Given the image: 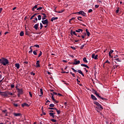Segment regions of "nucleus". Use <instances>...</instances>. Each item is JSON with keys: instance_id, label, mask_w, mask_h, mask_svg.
Returning <instances> with one entry per match:
<instances>
[{"instance_id": "43", "label": "nucleus", "mask_w": 124, "mask_h": 124, "mask_svg": "<svg viewBox=\"0 0 124 124\" xmlns=\"http://www.w3.org/2000/svg\"><path fill=\"white\" fill-rule=\"evenodd\" d=\"M70 48L71 49H73V50H76V47H75L74 46H71Z\"/></svg>"}, {"instance_id": "59", "label": "nucleus", "mask_w": 124, "mask_h": 124, "mask_svg": "<svg viewBox=\"0 0 124 124\" xmlns=\"http://www.w3.org/2000/svg\"><path fill=\"white\" fill-rule=\"evenodd\" d=\"M29 54H31L32 53V50H31L29 51Z\"/></svg>"}, {"instance_id": "60", "label": "nucleus", "mask_w": 124, "mask_h": 124, "mask_svg": "<svg viewBox=\"0 0 124 124\" xmlns=\"http://www.w3.org/2000/svg\"><path fill=\"white\" fill-rule=\"evenodd\" d=\"M86 64H81V66H84V67H85V66H86Z\"/></svg>"}, {"instance_id": "35", "label": "nucleus", "mask_w": 124, "mask_h": 124, "mask_svg": "<svg viewBox=\"0 0 124 124\" xmlns=\"http://www.w3.org/2000/svg\"><path fill=\"white\" fill-rule=\"evenodd\" d=\"M49 107H55V105L53 104H51L49 105Z\"/></svg>"}, {"instance_id": "47", "label": "nucleus", "mask_w": 124, "mask_h": 124, "mask_svg": "<svg viewBox=\"0 0 124 124\" xmlns=\"http://www.w3.org/2000/svg\"><path fill=\"white\" fill-rule=\"evenodd\" d=\"M82 35L84 36H86L87 35V33L86 32L82 33Z\"/></svg>"}, {"instance_id": "62", "label": "nucleus", "mask_w": 124, "mask_h": 124, "mask_svg": "<svg viewBox=\"0 0 124 124\" xmlns=\"http://www.w3.org/2000/svg\"><path fill=\"white\" fill-rule=\"evenodd\" d=\"M119 57V56L118 55H115L114 57V59H116V58H118Z\"/></svg>"}, {"instance_id": "27", "label": "nucleus", "mask_w": 124, "mask_h": 124, "mask_svg": "<svg viewBox=\"0 0 124 124\" xmlns=\"http://www.w3.org/2000/svg\"><path fill=\"white\" fill-rule=\"evenodd\" d=\"M20 36H24V31H21L19 34Z\"/></svg>"}, {"instance_id": "24", "label": "nucleus", "mask_w": 124, "mask_h": 124, "mask_svg": "<svg viewBox=\"0 0 124 124\" xmlns=\"http://www.w3.org/2000/svg\"><path fill=\"white\" fill-rule=\"evenodd\" d=\"M86 31L87 34V36H90V35H91V33L88 31V29H86Z\"/></svg>"}, {"instance_id": "22", "label": "nucleus", "mask_w": 124, "mask_h": 124, "mask_svg": "<svg viewBox=\"0 0 124 124\" xmlns=\"http://www.w3.org/2000/svg\"><path fill=\"white\" fill-rule=\"evenodd\" d=\"M58 17H52L51 18V22H53V21H55V20H58Z\"/></svg>"}, {"instance_id": "39", "label": "nucleus", "mask_w": 124, "mask_h": 124, "mask_svg": "<svg viewBox=\"0 0 124 124\" xmlns=\"http://www.w3.org/2000/svg\"><path fill=\"white\" fill-rule=\"evenodd\" d=\"M64 11V10H62V11H60L59 12H56L57 13H62Z\"/></svg>"}, {"instance_id": "48", "label": "nucleus", "mask_w": 124, "mask_h": 124, "mask_svg": "<svg viewBox=\"0 0 124 124\" xmlns=\"http://www.w3.org/2000/svg\"><path fill=\"white\" fill-rule=\"evenodd\" d=\"M49 110H55V108H48Z\"/></svg>"}, {"instance_id": "58", "label": "nucleus", "mask_w": 124, "mask_h": 124, "mask_svg": "<svg viewBox=\"0 0 124 124\" xmlns=\"http://www.w3.org/2000/svg\"><path fill=\"white\" fill-rule=\"evenodd\" d=\"M113 52H114V50H111L110 51V52H109V54H112V53H113Z\"/></svg>"}, {"instance_id": "21", "label": "nucleus", "mask_w": 124, "mask_h": 124, "mask_svg": "<svg viewBox=\"0 0 124 124\" xmlns=\"http://www.w3.org/2000/svg\"><path fill=\"white\" fill-rule=\"evenodd\" d=\"M15 66L16 67L17 69H19V68H20V64L19 63H16Z\"/></svg>"}, {"instance_id": "38", "label": "nucleus", "mask_w": 124, "mask_h": 124, "mask_svg": "<svg viewBox=\"0 0 124 124\" xmlns=\"http://www.w3.org/2000/svg\"><path fill=\"white\" fill-rule=\"evenodd\" d=\"M41 9H42V7H40L37 8V10H38V11H39V10H41Z\"/></svg>"}, {"instance_id": "37", "label": "nucleus", "mask_w": 124, "mask_h": 124, "mask_svg": "<svg viewBox=\"0 0 124 124\" xmlns=\"http://www.w3.org/2000/svg\"><path fill=\"white\" fill-rule=\"evenodd\" d=\"M84 47H85V45H82L80 47V50H82V49H83Z\"/></svg>"}, {"instance_id": "7", "label": "nucleus", "mask_w": 124, "mask_h": 124, "mask_svg": "<svg viewBox=\"0 0 124 124\" xmlns=\"http://www.w3.org/2000/svg\"><path fill=\"white\" fill-rule=\"evenodd\" d=\"M80 63V61H77V59H75L74 60V62L73 63V64L77 65L79 64Z\"/></svg>"}, {"instance_id": "2", "label": "nucleus", "mask_w": 124, "mask_h": 124, "mask_svg": "<svg viewBox=\"0 0 124 124\" xmlns=\"http://www.w3.org/2000/svg\"><path fill=\"white\" fill-rule=\"evenodd\" d=\"M94 104H95L97 107H96V108L98 110H103V107H102V106L100 105V104L98 103V102L96 101H94Z\"/></svg>"}, {"instance_id": "36", "label": "nucleus", "mask_w": 124, "mask_h": 124, "mask_svg": "<svg viewBox=\"0 0 124 124\" xmlns=\"http://www.w3.org/2000/svg\"><path fill=\"white\" fill-rule=\"evenodd\" d=\"M13 105L15 106V107H18V104L14 103Z\"/></svg>"}, {"instance_id": "52", "label": "nucleus", "mask_w": 124, "mask_h": 124, "mask_svg": "<svg viewBox=\"0 0 124 124\" xmlns=\"http://www.w3.org/2000/svg\"><path fill=\"white\" fill-rule=\"evenodd\" d=\"M119 8H118V9L116 11V13H119V11H120V10H119Z\"/></svg>"}, {"instance_id": "13", "label": "nucleus", "mask_w": 124, "mask_h": 124, "mask_svg": "<svg viewBox=\"0 0 124 124\" xmlns=\"http://www.w3.org/2000/svg\"><path fill=\"white\" fill-rule=\"evenodd\" d=\"M37 7H38V4H37V5H35L34 6H33V8H32V11H35V9H36V8H37Z\"/></svg>"}, {"instance_id": "42", "label": "nucleus", "mask_w": 124, "mask_h": 124, "mask_svg": "<svg viewBox=\"0 0 124 124\" xmlns=\"http://www.w3.org/2000/svg\"><path fill=\"white\" fill-rule=\"evenodd\" d=\"M33 53L34 55H37V53L36 52V51L35 50H34V51H33Z\"/></svg>"}, {"instance_id": "46", "label": "nucleus", "mask_w": 124, "mask_h": 124, "mask_svg": "<svg viewBox=\"0 0 124 124\" xmlns=\"http://www.w3.org/2000/svg\"><path fill=\"white\" fill-rule=\"evenodd\" d=\"M34 47H36L37 48H39V46L38 45H35Z\"/></svg>"}, {"instance_id": "14", "label": "nucleus", "mask_w": 124, "mask_h": 124, "mask_svg": "<svg viewBox=\"0 0 124 124\" xmlns=\"http://www.w3.org/2000/svg\"><path fill=\"white\" fill-rule=\"evenodd\" d=\"M55 113H53V112H50L49 113V115L50 116V117H52L53 118H55Z\"/></svg>"}, {"instance_id": "10", "label": "nucleus", "mask_w": 124, "mask_h": 124, "mask_svg": "<svg viewBox=\"0 0 124 124\" xmlns=\"http://www.w3.org/2000/svg\"><path fill=\"white\" fill-rule=\"evenodd\" d=\"M38 26H39V24L38 23V24H35L33 26L34 29H35V30H36V31H37V30H38Z\"/></svg>"}, {"instance_id": "54", "label": "nucleus", "mask_w": 124, "mask_h": 124, "mask_svg": "<svg viewBox=\"0 0 124 124\" xmlns=\"http://www.w3.org/2000/svg\"><path fill=\"white\" fill-rule=\"evenodd\" d=\"M95 8H98V7H99V5H95Z\"/></svg>"}, {"instance_id": "25", "label": "nucleus", "mask_w": 124, "mask_h": 124, "mask_svg": "<svg viewBox=\"0 0 124 124\" xmlns=\"http://www.w3.org/2000/svg\"><path fill=\"white\" fill-rule=\"evenodd\" d=\"M40 93H41V94L40 95V96H42V95H43V90H42V89H40Z\"/></svg>"}, {"instance_id": "45", "label": "nucleus", "mask_w": 124, "mask_h": 124, "mask_svg": "<svg viewBox=\"0 0 124 124\" xmlns=\"http://www.w3.org/2000/svg\"><path fill=\"white\" fill-rule=\"evenodd\" d=\"M29 94L31 96V97H32V93L31 92H29Z\"/></svg>"}, {"instance_id": "8", "label": "nucleus", "mask_w": 124, "mask_h": 124, "mask_svg": "<svg viewBox=\"0 0 124 124\" xmlns=\"http://www.w3.org/2000/svg\"><path fill=\"white\" fill-rule=\"evenodd\" d=\"M98 57V55L95 54H93L92 55V58L94 59V60H97V57Z\"/></svg>"}, {"instance_id": "34", "label": "nucleus", "mask_w": 124, "mask_h": 124, "mask_svg": "<svg viewBox=\"0 0 124 124\" xmlns=\"http://www.w3.org/2000/svg\"><path fill=\"white\" fill-rule=\"evenodd\" d=\"M3 96H8L6 92H4Z\"/></svg>"}, {"instance_id": "40", "label": "nucleus", "mask_w": 124, "mask_h": 124, "mask_svg": "<svg viewBox=\"0 0 124 124\" xmlns=\"http://www.w3.org/2000/svg\"><path fill=\"white\" fill-rule=\"evenodd\" d=\"M42 28H43V25H42V23H40V30H42Z\"/></svg>"}, {"instance_id": "49", "label": "nucleus", "mask_w": 124, "mask_h": 124, "mask_svg": "<svg viewBox=\"0 0 124 124\" xmlns=\"http://www.w3.org/2000/svg\"><path fill=\"white\" fill-rule=\"evenodd\" d=\"M14 87H15L14 84H11V88H12V89H13Z\"/></svg>"}, {"instance_id": "4", "label": "nucleus", "mask_w": 124, "mask_h": 124, "mask_svg": "<svg viewBox=\"0 0 124 124\" xmlns=\"http://www.w3.org/2000/svg\"><path fill=\"white\" fill-rule=\"evenodd\" d=\"M94 94H95V95L97 96V97H98V98H100V99H102V100H106V99L105 98H103L102 97H101V96L99 95V94H98V93H97V92L94 91Z\"/></svg>"}, {"instance_id": "56", "label": "nucleus", "mask_w": 124, "mask_h": 124, "mask_svg": "<svg viewBox=\"0 0 124 124\" xmlns=\"http://www.w3.org/2000/svg\"><path fill=\"white\" fill-rule=\"evenodd\" d=\"M31 75H33V76H34V75H35V73H34L31 72Z\"/></svg>"}, {"instance_id": "50", "label": "nucleus", "mask_w": 124, "mask_h": 124, "mask_svg": "<svg viewBox=\"0 0 124 124\" xmlns=\"http://www.w3.org/2000/svg\"><path fill=\"white\" fill-rule=\"evenodd\" d=\"M84 70H85L86 73H88V72L89 71L87 70V68H84Z\"/></svg>"}, {"instance_id": "32", "label": "nucleus", "mask_w": 124, "mask_h": 124, "mask_svg": "<svg viewBox=\"0 0 124 124\" xmlns=\"http://www.w3.org/2000/svg\"><path fill=\"white\" fill-rule=\"evenodd\" d=\"M82 19V17H81V16H78V19L79 20V21H80L81 22H82V19Z\"/></svg>"}, {"instance_id": "53", "label": "nucleus", "mask_w": 124, "mask_h": 124, "mask_svg": "<svg viewBox=\"0 0 124 124\" xmlns=\"http://www.w3.org/2000/svg\"><path fill=\"white\" fill-rule=\"evenodd\" d=\"M6 93H7V95H8V94H9V95H10V92H9V91H8V92H6Z\"/></svg>"}, {"instance_id": "29", "label": "nucleus", "mask_w": 124, "mask_h": 124, "mask_svg": "<svg viewBox=\"0 0 124 124\" xmlns=\"http://www.w3.org/2000/svg\"><path fill=\"white\" fill-rule=\"evenodd\" d=\"M2 113H4L5 114H8L7 113V110L5 109L2 111Z\"/></svg>"}, {"instance_id": "30", "label": "nucleus", "mask_w": 124, "mask_h": 124, "mask_svg": "<svg viewBox=\"0 0 124 124\" xmlns=\"http://www.w3.org/2000/svg\"><path fill=\"white\" fill-rule=\"evenodd\" d=\"M50 121L53 123H57V120L55 119H51Z\"/></svg>"}, {"instance_id": "55", "label": "nucleus", "mask_w": 124, "mask_h": 124, "mask_svg": "<svg viewBox=\"0 0 124 124\" xmlns=\"http://www.w3.org/2000/svg\"><path fill=\"white\" fill-rule=\"evenodd\" d=\"M33 18H34V16H31V17L30 18V20H32Z\"/></svg>"}, {"instance_id": "12", "label": "nucleus", "mask_w": 124, "mask_h": 124, "mask_svg": "<svg viewBox=\"0 0 124 124\" xmlns=\"http://www.w3.org/2000/svg\"><path fill=\"white\" fill-rule=\"evenodd\" d=\"M84 30H83V29H78L77 30H76V32H83Z\"/></svg>"}, {"instance_id": "16", "label": "nucleus", "mask_w": 124, "mask_h": 124, "mask_svg": "<svg viewBox=\"0 0 124 124\" xmlns=\"http://www.w3.org/2000/svg\"><path fill=\"white\" fill-rule=\"evenodd\" d=\"M70 34L71 35H73L74 34V35H76V36H77V33H76V32H75V31H71L70 32Z\"/></svg>"}, {"instance_id": "9", "label": "nucleus", "mask_w": 124, "mask_h": 124, "mask_svg": "<svg viewBox=\"0 0 124 124\" xmlns=\"http://www.w3.org/2000/svg\"><path fill=\"white\" fill-rule=\"evenodd\" d=\"M21 106H22V107H29L30 105H29V104H28L26 103H24L21 105Z\"/></svg>"}, {"instance_id": "28", "label": "nucleus", "mask_w": 124, "mask_h": 124, "mask_svg": "<svg viewBox=\"0 0 124 124\" xmlns=\"http://www.w3.org/2000/svg\"><path fill=\"white\" fill-rule=\"evenodd\" d=\"M71 41H72L73 42H74V43H75V42H79V40H75L74 41L72 39H71Z\"/></svg>"}, {"instance_id": "44", "label": "nucleus", "mask_w": 124, "mask_h": 124, "mask_svg": "<svg viewBox=\"0 0 124 124\" xmlns=\"http://www.w3.org/2000/svg\"><path fill=\"white\" fill-rule=\"evenodd\" d=\"M105 63H109V64H110V62H109V61L107 60L106 61V62H105Z\"/></svg>"}, {"instance_id": "63", "label": "nucleus", "mask_w": 124, "mask_h": 124, "mask_svg": "<svg viewBox=\"0 0 124 124\" xmlns=\"http://www.w3.org/2000/svg\"><path fill=\"white\" fill-rule=\"evenodd\" d=\"M53 95L55 94V95H57V94H58V93H57L56 92H53Z\"/></svg>"}, {"instance_id": "64", "label": "nucleus", "mask_w": 124, "mask_h": 124, "mask_svg": "<svg viewBox=\"0 0 124 124\" xmlns=\"http://www.w3.org/2000/svg\"><path fill=\"white\" fill-rule=\"evenodd\" d=\"M55 103H59V102L56 100H55V101H54Z\"/></svg>"}, {"instance_id": "18", "label": "nucleus", "mask_w": 124, "mask_h": 124, "mask_svg": "<svg viewBox=\"0 0 124 124\" xmlns=\"http://www.w3.org/2000/svg\"><path fill=\"white\" fill-rule=\"evenodd\" d=\"M14 116H15V117H20V116H21V113H14Z\"/></svg>"}, {"instance_id": "26", "label": "nucleus", "mask_w": 124, "mask_h": 124, "mask_svg": "<svg viewBox=\"0 0 124 124\" xmlns=\"http://www.w3.org/2000/svg\"><path fill=\"white\" fill-rule=\"evenodd\" d=\"M83 61L84 62H86L87 63L88 62V61L87 60V58L86 57H84L83 59Z\"/></svg>"}, {"instance_id": "15", "label": "nucleus", "mask_w": 124, "mask_h": 124, "mask_svg": "<svg viewBox=\"0 0 124 124\" xmlns=\"http://www.w3.org/2000/svg\"><path fill=\"white\" fill-rule=\"evenodd\" d=\"M91 98H92L93 100H97V98L93 94H91Z\"/></svg>"}, {"instance_id": "57", "label": "nucleus", "mask_w": 124, "mask_h": 124, "mask_svg": "<svg viewBox=\"0 0 124 124\" xmlns=\"http://www.w3.org/2000/svg\"><path fill=\"white\" fill-rule=\"evenodd\" d=\"M51 97H52V100H53V101H54L55 100H56V99H55V98L54 97V96H51Z\"/></svg>"}, {"instance_id": "41", "label": "nucleus", "mask_w": 124, "mask_h": 124, "mask_svg": "<svg viewBox=\"0 0 124 124\" xmlns=\"http://www.w3.org/2000/svg\"><path fill=\"white\" fill-rule=\"evenodd\" d=\"M93 12V9H90L88 10V13H92Z\"/></svg>"}, {"instance_id": "61", "label": "nucleus", "mask_w": 124, "mask_h": 124, "mask_svg": "<svg viewBox=\"0 0 124 124\" xmlns=\"http://www.w3.org/2000/svg\"><path fill=\"white\" fill-rule=\"evenodd\" d=\"M58 94V95H59V96H62V94H61V93H59L58 94Z\"/></svg>"}, {"instance_id": "6", "label": "nucleus", "mask_w": 124, "mask_h": 124, "mask_svg": "<svg viewBox=\"0 0 124 124\" xmlns=\"http://www.w3.org/2000/svg\"><path fill=\"white\" fill-rule=\"evenodd\" d=\"M42 23L43 25H48V24H49V21H48V19H46L45 20H42Z\"/></svg>"}, {"instance_id": "11", "label": "nucleus", "mask_w": 124, "mask_h": 124, "mask_svg": "<svg viewBox=\"0 0 124 124\" xmlns=\"http://www.w3.org/2000/svg\"><path fill=\"white\" fill-rule=\"evenodd\" d=\"M39 62H40V61L39 60L37 61L36 63V67H40V64H39Z\"/></svg>"}, {"instance_id": "3", "label": "nucleus", "mask_w": 124, "mask_h": 124, "mask_svg": "<svg viewBox=\"0 0 124 124\" xmlns=\"http://www.w3.org/2000/svg\"><path fill=\"white\" fill-rule=\"evenodd\" d=\"M16 90L18 92L17 96H18V97H20V96L21 95V94H23V93H24V91H23V89L17 88Z\"/></svg>"}, {"instance_id": "23", "label": "nucleus", "mask_w": 124, "mask_h": 124, "mask_svg": "<svg viewBox=\"0 0 124 124\" xmlns=\"http://www.w3.org/2000/svg\"><path fill=\"white\" fill-rule=\"evenodd\" d=\"M25 34L26 35H30V31H28V30H26V31H25Z\"/></svg>"}, {"instance_id": "51", "label": "nucleus", "mask_w": 124, "mask_h": 124, "mask_svg": "<svg viewBox=\"0 0 124 124\" xmlns=\"http://www.w3.org/2000/svg\"><path fill=\"white\" fill-rule=\"evenodd\" d=\"M115 60H116V61H117V62H121V61L120 60V59L119 58H117Z\"/></svg>"}, {"instance_id": "31", "label": "nucleus", "mask_w": 124, "mask_h": 124, "mask_svg": "<svg viewBox=\"0 0 124 124\" xmlns=\"http://www.w3.org/2000/svg\"><path fill=\"white\" fill-rule=\"evenodd\" d=\"M42 55V52L40 51V53L38 56V58H40V57H41Z\"/></svg>"}, {"instance_id": "1", "label": "nucleus", "mask_w": 124, "mask_h": 124, "mask_svg": "<svg viewBox=\"0 0 124 124\" xmlns=\"http://www.w3.org/2000/svg\"><path fill=\"white\" fill-rule=\"evenodd\" d=\"M0 63H2L3 65H6V64H8V63H9L8 60L3 57H2L1 59H0Z\"/></svg>"}, {"instance_id": "19", "label": "nucleus", "mask_w": 124, "mask_h": 124, "mask_svg": "<svg viewBox=\"0 0 124 124\" xmlns=\"http://www.w3.org/2000/svg\"><path fill=\"white\" fill-rule=\"evenodd\" d=\"M42 15H43L44 17L42 18V20H45V19H46V18H47V16H46V14H44V13H42Z\"/></svg>"}, {"instance_id": "20", "label": "nucleus", "mask_w": 124, "mask_h": 124, "mask_svg": "<svg viewBox=\"0 0 124 124\" xmlns=\"http://www.w3.org/2000/svg\"><path fill=\"white\" fill-rule=\"evenodd\" d=\"M55 110H56V112H57L58 115H60L61 114V110H58L57 108H55Z\"/></svg>"}, {"instance_id": "33", "label": "nucleus", "mask_w": 124, "mask_h": 124, "mask_svg": "<svg viewBox=\"0 0 124 124\" xmlns=\"http://www.w3.org/2000/svg\"><path fill=\"white\" fill-rule=\"evenodd\" d=\"M38 19L39 20V21H40V20H41V15H39L38 16Z\"/></svg>"}, {"instance_id": "5", "label": "nucleus", "mask_w": 124, "mask_h": 124, "mask_svg": "<svg viewBox=\"0 0 124 124\" xmlns=\"http://www.w3.org/2000/svg\"><path fill=\"white\" fill-rule=\"evenodd\" d=\"M74 14H79V15H82V16H84V17H86V15H87L86 13L84 12L83 11H80L78 12L75 13Z\"/></svg>"}, {"instance_id": "17", "label": "nucleus", "mask_w": 124, "mask_h": 124, "mask_svg": "<svg viewBox=\"0 0 124 124\" xmlns=\"http://www.w3.org/2000/svg\"><path fill=\"white\" fill-rule=\"evenodd\" d=\"M78 73H79V74H81V75L83 77H85V75H84V73H83V72H82V71H81V70H78Z\"/></svg>"}]
</instances>
